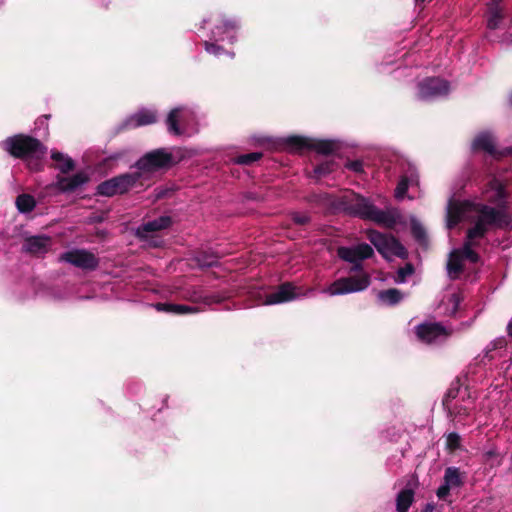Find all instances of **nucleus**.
<instances>
[{
	"instance_id": "de8ad7c7",
	"label": "nucleus",
	"mask_w": 512,
	"mask_h": 512,
	"mask_svg": "<svg viewBox=\"0 0 512 512\" xmlns=\"http://www.w3.org/2000/svg\"><path fill=\"white\" fill-rule=\"evenodd\" d=\"M151 243H152L154 246H157V245H158V240H153Z\"/></svg>"
},
{
	"instance_id": "6ab92c4d",
	"label": "nucleus",
	"mask_w": 512,
	"mask_h": 512,
	"mask_svg": "<svg viewBox=\"0 0 512 512\" xmlns=\"http://www.w3.org/2000/svg\"><path fill=\"white\" fill-rule=\"evenodd\" d=\"M171 219L168 216H161L157 219L148 221L140 225L136 230V235L142 240L153 239V233L169 227Z\"/></svg>"
},
{
	"instance_id": "49530a36",
	"label": "nucleus",
	"mask_w": 512,
	"mask_h": 512,
	"mask_svg": "<svg viewBox=\"0 0 512 512\" xmlns=\"http://www.w3.org/2000/svg\"><path fill=\"white\" fill-rule=\"evenodd\" d=\"M100 1H101V3H102L103 5H105V6L108 4V1H107V0H100Z\"/></svg>"
},
{
	"instance_id": "c9c22d12",
	"label": "nucleus",
	"mask_w": 512,
	"mask_h": 512,
	"mask_svg": "<svg viewBox=\"0 0 512 512\" xmlns=\"http://www.w3.org/2000/svg\"><path fill=\"white\" fill-rule=\"evenodd\" d=\"M414 272V268L411 264H406L404 267H401L397 271V276L395 281L397 283H404L408 276H411Z\"/></svg>"
},
{
	"instance_id": "b1692460",
	"label": "nucleus",
	"mask_w": 512,
	"mask_h": 512,
	"mask_svg": "<svg viewBox=\"0 0 512 512\" xmlns=\"http://www.w3.org/2000/svg\"><path fill=\"white\" fill-rule=\"evenodd\" d=\"M51 159L55 162L54 167L60 172L59 175L68 174L75 169L74 160L58 150H51Z\"/></svg>"
},
{
	"instance_id": "f3484780",
	"label": "nucleus",
	"mask_w": 512,
	"mask_h": 512,
	"mask_svg": "<svg viewBox=\"0 0 512 512\" xmlns=\"http://www.w3.org/2000/svg\"><path fill=\"white\" fill-rule=\"evenodd\" d=\"M157 121V112L152 108H141L128 116L121 124L122 129H134Z\"/></svg>"
},
{
	"instance_id": "6e6552de",
	"label": "nucleus",
	"mask_w": 512,
	"mask_h": 512,
	"mask_svg": "<svg viewBox=\"0 0 512 512\" xmlns=\"http://www.w3.org/2000/svg\"><path fill=\"white\" fill-rule=\"evenodd\" d=\"M278 145L289 152L314 150L322 155L332 154L338 148V144L335 140L316 139L299 135L281 137L278 139Z\"/></svg>"
},
{
	"instance_id": "72a5a7b5",
	"label": "nucleus",
	"mask_w": 512,
	"mask_h": 512,
	"mask_svg": "<svg viewBox=\"0 0 512 512\" xmlns=\"http://www.w3.org/2000/svg\"><path fill=\"white\" fill-rule=\"evenodd\" d=\"M262 157V153L260 152H251L247 154H242L236 157V163L240 165H250Z\"/></svg>"
},
{
	"instance_id": "1a4fd4ad",
	"label": "nucleus",
	"mask_w": 512,
	"mask_h": 512,
	"mask_svg": "<svg viewBox=\"0 0 512 512\" xmlns=\"http://www.w3.org/2000/svg\"><path fill=\"white\" fill-rule=\"evenodd\" d=\"M450 91L448 80L438 76L425 77L417 81L414 98L421 102H434L447 97Z\"/></svg>"
},
{
	"instance_id": "7ed1b4c3",
	"label": "nucleus",
	"mask_w": 512,
	"mask_h": 512,
	"mask_svg": "<svg viewBox=\"0 0 512 512\" xmlns=\"http://www.w3.org/2000/svg\"><path fill=\"white\" fill-rule=\"evenodd\" d=\"M373 254V248L367 243L339 247L337 249L339 258L351 263L350 272H358V274L335 280L324 288L322 293L329 296H339L365 290L370 285V276L362 271V261L371 258Z\"/></svg>"
},
{
	"instance_id": "ddd939ff",
	"label": "nucleus",
	"mask_w": 512,
	"mask_h": 512,
	"mask_svg": "<svg viewBox=\"0 0 512 512\" xmlns=\"http://www.w3.org/2000/svg\"><path fill=\"white\" fill-rule=\"evenodd\" d=\"M60 262L69 263L82 270L93 271L99 265L98 258L85 249H71L59 256Z\"/></svg>"
},
{
	"instance_id": "e433bc0d",
	"label": "nucleus",
	"mask_w": 512,
	"mask_h": 512,
	"mask_svg": "<svg viewBox=\"0 0 512 512\" xmlns=\"http://www.w3.org/2000/svg\"><path fill=\"white\" fill-rule=\"evenodd\" d=\"M460 302H461V299L458 294L453 293L449 296V298H448V305L450 306L449 315L456 314V312L459 308Z\"/></svg>"
},
{
	"instance_id": "58836bf2",
	"label": "nucleus",
	"mask_w": 512,
	"mask_h": 512,
	"mask_svg": "<svg viewBox=\"0 0 512 512\" xmlns=\"http://www.w3.org/2000/svg\"><path fill=\"white\" fill-rule=\"evenodd\" d=\"M460 444V436L455 433H449L447 436V446L449 449L454 450L456 449Z\"/></svg>"
},
{
	"instance_id": "a211bd4d",
	"label": "nucleus",
	"mask_w": 512,
	"mask_h": 512,
	"mask_svg": "<svg viewBox=\"0 0 512 512\" xmlns=\"http://www.w3.org/2000/svg\"><path fill=\"white\" fill-rule=\"evenodd\" d=\"M52 246V240L48 236L37 235L25 239L23 250L35 256L46 254Z\"/></svg>"
},
{
	"instance_id": "393cba45",
	"label": "nucleus",
	"mask_w": 512,
	"mask_h": 512,
	"mask_svg": "<svg viewBox=\"0 0 512 512\" xmlns=\"http://www.w3.org/2000/svg\"><path fill=\"white\" fill-rule=\"evenodd\" d=\"M155 309L159 312L172 313L178 315L191 314L198 312L196 306L185 305V304H173V303H156Z\"/></svg>"
},
{
	"instance_id": "c756f323",
	"label": "nucleus",
	"mask_w": 512,
	"mask_h": 512,
	"mask_svg": "<svg viewBox=\"0 0 512 512\" xmlns=\"http://www.w3.org/2000/svg\"><path fill=\"white\" fill-rule=\"evenodd\" d=\"M187 297L190 301L195 303H204L206 305H210L214 302H218L219 299H216L214 296L205 293L200 288H192L187 292Z\"/></svg>"
},
{
	"instance_id": "ea45409f",
	"label": "nucleus",
	"mask_w": 512,
	"mask_h": 512,
	"mask_svg": "<svg viewBox=\"0 0 512 512\" xmlns=\"http://www.w3.org/2000/svg\"><path fill=\"white\" fill-rule=\"evenodd\" d=\"M292 220L298 225H305L310 221V217L306 213L294 212L292 214Z\"/></svg>"
},
{
	"instance_id": "2eb2a0df",
	"label": "nucleus",
	"mask_w": 512,
	"mask_h": 512,
	"mask_svg": "<svg viewBox=\"0 0 512 512\" xmlns=\"http://www.w3.org/2000/svg\"><path fill=\"white\" fill-rule=\"evenodd\" d=\"M297 287L292 283L285 282L277 287V289L273 292L266 294L263 305H276L282 304L286 302H290L298 299L301 296H306L307 294H299L297 293Z\"/></svg>"
},
{
	"instance_id": "79ce46f5",
	"label": "nucleus",
	"mask_w": 512,
	"mask_h": 512,
	"mask_svg": "<svg viewBox=\"0 0 512 512\" xmlns=\"http://www.w3.org/2000/svg\"><path fill=\"white\" fill-rule=\"evenodd\" d=\"M495 455H496V452L493 449H489V450L485 451V453H484V457L486 460H489L490 458L494 457Z\"/></svg>"
},
{
	"instance_id": "39448f33",
	"label": "nucleus",
	"mask_w": 512,
	"mask_h": 512,
	"mask_svg": "<svg viewBox=\"0 0 512 512\" xmlns=\"http://www.w3.org/2000/svg\"><path fill=\"white\" fill-rule=\"evenodd\" d=\"M185 152L186 150L180 147L155 149L143 155L136 162L135 167L137 170L135 172H140L141 179H146L156 171L179 163L185 157Z\"/></svg>"
},
{
	"instance_id": "a19ab883",
	"label": "nucleus",
	"mask_w": 512,
	"mask_h": 512,
	"mask_svg": "<svg viewBox=\"0 0 512 512\" xmlns=\"http://www.w3.org/2000/svg\"><path fill=\"white\" fill-rule=\"evenodd\" d=\"M47 120H48V116L47 115H43V116H41L40 118L37 119L35 124L39 125V126H43L45 128V130H47Z\"/></svg>"
},
{
	"instance_id": "c03bdc74",
	"label": "nucleus",
	"mask_w": 512,
	"mask_h": 512,
	"mask_svg": "<svg viewBox=\"0 0 512 512\" xmlns=\"http://www.w3.org/2000/svg\"><path fill=\"white\" fill-rule=\"evenodd\" d=\"M435 509V505L433 503L426 504L424 508V512H433Z\"/></svg>"
},
{
	"instance_id": "8fccbe9b",
	"label": "nucleus",
	"mask_w": 512,
	"mask_h": 512,
	"mask_svg": "<svg viewBox=\"0 0 512 512\" xmlns=\"http://www.w3.org/2000/svg\"><path fill=\"white\" fill-rule=\"evenodd\" d=\"M489 352H490V350H487V351L485 352L484 358L488 357Z\"/></svg>"
},
{
	"instance_id": "4be33fe9",
	"label": "nucleus",
	"mask_w": 512,
	"mask_h": 512,
	"mask_svg": "<svg viewBox=\"0 0 512 512\" xmlns=\"http://www.w3.org/2000/svg\"><path fill=\"white\" fill-rule=\"evenodd\" d=\"M418 185V173L414 167H409L403 174L395 189V197L398 200L404 198L409 187Z\"/></svg>"
},
{
	"instance_id": "f257e3e1",
	"label": "nucleus",
	"mask_w": 512,
	"mask_h": 512,
	"mask_svg": "<svg viewBox=\"0 0 512 512\" xmlns=\"http://www.w3.org/2000/svg\"><path fill=\"white\" fill-rule=\"evenodd\" d=\"M506 180L502 177L491 176L482 189V199L459 200L456 192L448 199L446 206V226L454 228L458 223L466 221L470 224L466 240L461 249L453 250L447 262V273L451 279H456L463 270L462 259L476 263L479 255L474 251L489 231L504 228L510 224L507 212Z\"/></svg>"
},
{
	"instance_id": "4c0bfd02",
	"label": "nucleus",
	"mask_w": 512,
	"mask_h": 512,
	"mask_svg": "<svg viewBox=\"0 0 512 512\" xmlns=\"http://www.w3.org/2000/svg\"><path fill=\"white\" fill-rule=\"evenodd\" d=\"M345 167L355 173H362L364 170V164L361 160L348 161Z\"/></svg>"
},
{
	"instance_id": "9d476101",
	"label": "nucleus",
	"mask_w": 512,
	"mask_h": 512,
	"mask_svg": "<svg viewBox=\"0 0 512 512\" xmlns=\"http://www.w3.org/2000/svg\"><path fill=\"white\" fill-rule=\"evenodd\" d=\"M367 238L379 254L387 260H391L394 257L401 259H405L407 257L408 253L406 248L393 235L369 229L367 230Z\"/></svg>"
},
{
	"instance_id": "c85d7f7f",
	"label": "nucleus",
	"mask_w": 512,
	"mask_h": 512,
	"mask_svg": "<svg viewBox=\"0 0 512 512\" xmlns=\"http://www.w3.org/2000/svg\"><path fill=\"white\" fill-rule=\"evenodd\" d=\"M414 500V491L412 489L401 490L396 498L397 512H408Z\"/></svg>"
},
{
	"instance_id": "20e7f679",
	"label": "nucleus",
	"mask_w": 512,
	"mask_h": 512,
	"mask_svg": "<svg viewBox=\"0 0 512 512\" xmlns=\"http://www.w3.org/2000/svg\"><path fill=\"white\" fill-rule=\"evenodd\" d=\"M0 148L9 155L22 159L32 171L42 168V160L47 148L36 138L25 134H16L0 142Z\"/></svg>"
},
{
	"instance_id": "0eeeda50",
	"label": "nucleus",
	"mask_w": 512,
	"mask_h": 512,
	"mask_svg": "<svg viewBox=\"0 0 512 512\" xmlns=\"http://www.w3.org/2000/svg\"><path fill=\"white\" fill-rule=\"evenodd\" d=\"M199 112L194 105H180L168 113L165 123L171 135L190 136L199 131Z\"/></svg>"
},
{
	"instance_id": "09e8293b",
	"label": "nucleus",
	"mask_w": 512,
	"mask_h": 512,
	"mask_svg": "<svg viewBox=\"0 0 512 512\" xmlns=\"http://www.w3.org/2000/svg\"><path fill=\"white\" fill-rule=\"evenodd\" d=\"M509 101L512 104V92L509 94Z\"/></svg>"
},
{
	"instance_id": "7c9ffc66",
	"label": "nucleus",
	"mask_w": 512,
	"mask_h": 512,
	"mask_svg": "<svg viewBox=\"0 0 512 512\" xmlns=\"http://www.w3.org/2000/svg\"><path fill=\"white\" fill-rule=\"evenodd\" d=\"M16 206L19 212L29 213L35 208L36 202L33 196L21 194L16 198Z\"/></svg>"
},
{
	"instance_id": "473e14b6",
	"label": "nucleus",
	"mask_w": 512,
	"mask_h": 512,
	"mask_svg": "<svg viewBox=\"0 0 512 512\" xmlns=\"http://www.w3.org/2000/svg\"><path fill=\"white\" fill-rule=\"evenodd\" d=\"M411 230L415 239L421 243L426 240V231L422 224L414 217L411 218Z\"/></svg>"
},
{
	"instance_id": "2f4dec72",
	"label": "nucleus",
	"mask_w": 512,
	"mask_h": 512,
	"mask_svg": "<svg viewBox=\"0 0 512 512\" xmlns=\"http://www.w3.org/2000/svg\"><path fill=\"white\" fill-rule=\"evenodd\" d=\"M195 259L197 265L202 268L212 267L218 263V258L214 254L199 253Z\"/></svg>"
},
{
	"instance_id": "9b49d317",
	"label": "nucleus",
	"mask_w": 512,
	"mask_h": 512,
	"mask_svg": "<svg viewBox=\"0 0 512 512\" xmlns=\"http://www.w3.org/2000/svg\"><path fill=\"white\" fill-rule=\"evenodd\" d=\"M140 180V172L125 173L100 183L97 186V194L107 197L123 194L135 187Z\"/></svg>"
},
{
	"instance_id": "cd10ccee",
	"label": "nucleus",
	"mask_w": 512,
	"mask_h": 512,
	"mask_svg": "<svg viewBox=\"0 0 512 512\" xmlns=\"http://www.w3.org/2000/svg\"><path fill=\"white\" fill-rule=\"evenodd\" d=\"M225 44L226 43L213 41V40H211L210 37H207V39L204 41V48L207 53H209L215 57L227 55L230 58H233L235 55L234 52L228 51L227 49H225V47H224Z\"/></svg>"
},
{
	"instance_id": "4468645a",
	"label": "nucleus",
	"mask_w": 512,
	"mask_h": 512,
	"mask_svg": "<svg viewBox=\"0 0 512 512\" xmlns=\"http://www.w3.org/2000/svg\"><path fill=\"white\" fill-rule=\"evenodd\" d=\"M415 333L417 338L425 344H440L449 335L446 328L436 322H424L417 325Z\"/></svg>"
},
{
	"instance_id": "a18cd8bd",
	"label": "nucleus",
	"mask_w": 512,
	"mask_h": 512,
	"mask_svg": "<svg viewBox=\"0 0 512 512\" xmlns=\"http://www.w3.org/2000/svg\"><path fill=\"white\" fill-rule=\"evenodd\" d=\"M390 63H391V62H383V63H381V64H380V66H379V71H380V72H383V71H384V66H386V65H388V64H390Z\"/></svg>"
},
{
	"instance_id": "412c9836",
	"label": "nucleus",
	"mask_w": 512,
	"mask_h": 512,
	"mask_svg": "<svg viewBox=\"0 0 512 512\" xmlns=\"http://www.w3.org/2000/svg\"><path fill=\"white\" fill-rule=\"evenodd\" d=\"M37 294L52 302H62L68 300L72 291L68 286H48L40 289Z\"/></svg>"
},
{
	"instance_id": "f704fd0d",
	"label": "nucleus",
	"mask_w": 512,
	"mask_h": 512,
	"mask_svg": "<svg viewBox=\"0 0 512 512\" xmlns=\"http://www.w3.org/2000/svg\"><path fill=\"white\" fill-rule=\"evenodd\" d=\"M471 408L467 406H455L454 407V413H455V421L462 424L467 425L468 422L465 421L464 416H470Z\"/></svg>"
},
{
	"instance_id": "dca6fc26",
	"label": "nucleus",
	"mask_w": 512,
	"mask_h": 512,
	"mask_svg": "<svg viewBox=\"0 0 512 512\" xmlns=\"http://www.w3.org/2000/svg\"><path fill=\"white\" fill-rule=\"evenodd\" d=\"M464 483V476L457 467H448L445 470L443 483L436 491V495L441 500H446L450 491L459 488Z\"/></svg>"
},
{
	"instance_id": "bb28decb",
	"label": "nucleus",
	"mask_w": 512,
	"mask_h": 512,
	"mask_svg": "<svg viewBox=\"0 0 512 512\" xmlns=\"http://www.w3.org/2000/svg\"><path fill=\"white\" fill-rule=\"evenodd\" d=\"M337 168L338 164L334 159H326L313 168L310 177L316 180H320L334 172Z\"/></svg>"
},
{
	"instance_id": "aec40b11",
	"label": "nucleus",
	"mask_w": 512,
	"mask_h": 512,
	"mask_svg": "<svg viewBox=\"0 0 512 512\" xmlns=\"http://www.w3.org/2000/svg\"><path fill=\"white\" fill-rule=\"evenodd\" d=\"M472 149L474 151H484L492 157H499L502 155L496 148L495 136L491 132L479 133L472 142Z\"/></svg>"
},
{
	"instance_id": "a878e982",
	"label": "nucleus",
	"mask_w": 512,
	"mask_h": 512,
	"mask_svg": "<svg viewBox=\"0 0 512 512\" xmlns=\"http://www.w3.org/2000/svg\"><path fill=\"white\" fill-rule=\"evenodd\" d=\"M377 299L381 305L394 306L404 299V294L396 288H390L378 292Z\"/></svg>"
},
{
	"instance_id": "f8f14e48",
	"label": "nucleus",
	"mask_w": 512,
	"mask_h": 512,
	"mask_svg": "<svg viewBox=\"0 0 512 512\" xmlns=\"http://www.w3.org/2000/svg\"><path fill=\"white\" fill-rule=\"evenodd\" d=\"M89 180V174L83 170L73 175H57L54 182L47 186V189L55 190L62 194H70L82 189Z\"/></svg>"
},
{
	"instance_id": "423d86ee",
	"label": "nucleus",
	"mask_w": 512,
	"mask_h": 512,
	"mask_svg": "<svg viewBox=\"0 0 512 512\" xmlns=\"http://www.w3.org/2000/svg\"><path fill=\"white\" fill-rule=\"evenodd\" d=\"M240 26L241 21L238 17L215 13L203 19L201 28L209 31L208 37L211 40L233 45L237 42Z\"/></svg>"
},
{
	"instance_id": "5701e85b",
	"label": "nucleus",
	"mask_w": 512,
	"mask_h": 512,
	"mask_svg": "<svg viewBox=\"0 0 512 512\" xmlns=\"http://www.w3.org/2000/svg\"><path fill=\"white\" fill-rule=\"evenodd\" d=\"M502 0H491L487 7V27L495 30L501 27L503 12L500 7Z\"/></svg>"
},
{
	"instance_id": "37998d69",
	"label": "nucleus",
	"mask_w": 512,
	"mask_h": 512,
	"mask_svg": "<svg viewBox=\"0 0 512 512\" xmlns=\"http://www.w3.org/2000/svg\"><path fill=\"white\" fill-rule=\"evenodd\" d=\"M123 156H124L123 152H117V153L112 154L109 158L112 160H117V159L122 158Z\"/></svg>"
},
{
	"instance_id": "f03ea898",
	"label": "nucleus",
	"mask_w": 512,
	"mask_h": 512,
	"mask_svg": "<svg viewBox=\"0 0 512 512\" xmlns=\"http://www.w3.org/2000/svg\"><path fill=\"white\" fill-rule=\"evenodd\" d=\"M320 201L336 213L371 221L386 228L394 227L400 219L399 211L391 206L378 208L373 199L347 189L339 194L323 193Z\"/></svg>"
}]
</instances>
